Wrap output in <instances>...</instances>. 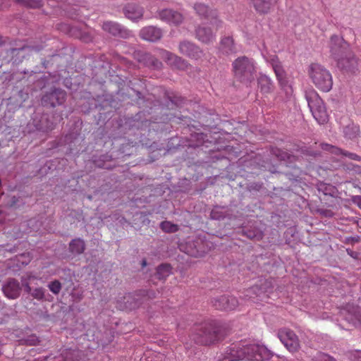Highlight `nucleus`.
<instances>
[{"instance_id":"nucleus-1","label":"nucleus","mask_w":361,"mask_h":361,"mask_svg":"<svg viewBox=\"0 0 361 361\" xmlns=\"http://www.w3.org/2000/svg\"><path fill=\"white\" fill-rule=\"evenodd\" d=\"M328 47L331 56L342 69L351 70L357 63L356 59L350 51V45L342 37L334 35L331 37Z\"/></svg>"},{"instance_id":"nucleus-2","label":"nucleus","mask_w":361,"mask_h":361,"mask_svg":"<svg viewBox=\"0 0 361 361\" xmlns=\"http://www.w3.org/2000/svg\"><path fill=\"white\" fill-rule=\"evenodd\" d=\"M308 75L312 83L321 91L329 92L333 86L330 71L319 63H312L308 68Z\"/></svg>"},{"instance_id":"nucleus-3","label":"nucleus","mask_w":361,"mask_h":361,"mask_svg":"<svg viewBox=\"0 0 361 361\" xmlns=\"http://www.w3.org/2000/svg\"><path fill=\"white\" fill-rule=\"evenodd\" d=\"M305 97L314 119L319 124L326 123L329 120V115L324 104L317 92L310 90L306 92Z\"/></svg>"},{"instance_id":"nucleus-4","label":"nucleus","mask_w":361,"mask_h":361,"mask_svg":"<svg viewBox=\"0 0 361 361\" xmlns=\"http://www.w3.org/2000/svg\"><path fill=\"white\" fill-rule=\"evenodd\" d=\"M233 69L235 76L242 82H250L254 78V63L247 57L237 59L233 63Z\"/></svg>"},{"instance_id":"nucleus-5","label":"nucleus","mask_w":361,"mask_h":361,"mask_svg":"<svg viewBox=\"0 0 361 361\" xmlns=\"http://www.w3.org/2000/svg\"><path fill=\"white\" fill-rule=\"evenodd\" d=\"M262 55L266 62L271 66L281 87L287 92H290L291 87L289 85L286 72L279 62L278 57L275 54H269L264 51L262 52Z\"/></svg>"},{"instance_id":"nucleus-6","label":"nucleus","mask_w":361,"mask_h":361,"mask_svg":"<svg viewBox=\"0 0 361 361\" xmlns=\"http://www.w3.org/2000/svg\"><path fill=\"white\" fill-rule=\"evenodd\" d=\"M245 360L249 361H262L271 357V352L265 346L258 344L245 345Z\"/></svg>"},{"instance_id":"nucleus-7","label":"nucleus","mask_w":361,"mask_h":361,"mask_svg":"<svg viewBox=\"0 0 361 361\" xmlns=\"http://www.w3.org/2000/svg\"><path fill=\"white\" fill-rule=\"evenodd\" d=\"M245 348L243 343L231 345L222 355L220 361H237L245 360Z\"/></svg>"},{"instance_id":"nucleus-8","label":"nucleus","mask_w":361,"mask_h":361,"mask_svg":"<svg viewBox=\"0 0 361 361\" xmlns=\"http://www.w3.org/2000/svg\"><path fill=\"white\" fill-rule=\"evenodd\" d=\"M278 336L290 352H295L299 348L298 338L293 331L288 329H281L278 333Z\"/></svg>"},{"instance_id":"nucleus-9","label":"nucleus","mask_w":361,"mask_h":361,"mask_svg":"<svg viewBox=\"0 0 361 361\" xmlns=\"http://www.w3.org/2000/svg\"><path fill=\"white\" fill-rule=\"evenodd\" d=\"M196 13L202 18L211 21V25L216 30L221 26V22L217 19V13L204 4H196L194 6Z\"/></svg>"},{"instance_id":"nucleus-10","label":"nucleus","mask_w":361,"mask_h":361,"mask_svg":"<svg viewBox=\"0 0 361 361\" xmlns=\"http://www.w3.org/2000/svg\"><path fill=\"white\" fill-rule=\"evenodd\" d=\"M178 49L180 54L195 60L203 56L202 50L194 43L189 41H183L179 43Z\"/></svg>"},{"instance_id":"nucleus-11","label":"nucleus","mask_w":361,"mask_h":361,"mask_svg":"<svg viewBox=\"0 0 361 361\" xmlns=\"http://www.w3.org/2000/svg\"><path fill=\"white\" fill-rule=\"evenodd\" d=\"M157 54L171 66L182 70L188 67V63L184 59L166 50L160 49Z\"/></svg>"},{"instance_id":"nucleus-12","label":"nucleus","mask_w":361,"mask_h":361,"mask_svg":"<svg viewBox=\"0 0 361 361\" xmlns=\"http://www.w3.org/2000/svg\"><path fill=\"white\" fill-rule=\"evenodd\" d=\"M66 98V92L62 90H54L49 94H45L42 99V103L45 105L55 106L61 104Z\"/></svg>"},{"instance_id":"nucleus-13","label":"nucleus","mask_w":361,"mask_h":361,"mask_svg":"<svg viewBox=\"0 0 361 361\" xmlns=\"http://www.w3.org/2000/svg\"><path fill=\"white\" fill-rule=\"evenodd\" d=\"M32 279H35L34 276H32L31 274H27L26 276H23L21 278V282L22 285L25 288V291L31 293L32 296L38 300H42L44 298V289L42 288H35L32 291L31 289V287L30 286V281Z\"/></svg>"},{"instance_id":"nucleus-14","label":"nucleus","mask_w":361,"mask_h":361,"mask_svg":"<svg viewBox=\"0 0 361 361\" xmlns=\"http://www.w3.org/2000/svg\"><path fill=\"white\" fill-rule=\"evenodd\" d=\"M159 18L170 25H178L182 23L183 17L178 11L171 9H164L159 13Z\"/></svg>"},{"instance_id":"nucleus-15","label":"nucleus","mask_w":361,"mask_h":361,"mask_svg":"<svg viewBox=\"0 0 361 361\" xmlns=\"http://www.w3.org/2000/svg\"><path fill=\"white\" fill-rule=\"evenodd\" d=\"M196 38L201 42L209 44L215 40L216 35L211 27L207 25L199 26L195 30Z\"/></svg>"},{"instance_id":"nucleus-16","label":"nucleus","mask_w":361,"mask_h":361,"mask_svg":"<svg viewBox=\"0 0 361 361\" xmlns=\"http://www.w3.org/2000/svg\"><path fill=\"white\" fill-rule=\"evenodd\" d=\"M2 290L8 298L16 299L20 295V284L17 280L11 279L3 286Z\"/></svg>"},{"instance_id":"nucleus-17","label":"nucleus","mask_w":361,"mask_h":361,"mask_svg":"<svg viewBox=\"0 0 361 361\" xmlns=\"http://www.w3.org/2000/svg\"><path fill=\"white\" fill-rule=\"evenodd\" d=\"M198 332L197 333V338H195L196 341L197 343L207 345L212 343L216 336L214 335V331L210 329L207 325H204V326H200L197 329Z\"/></svg>"},{"instance_id":"nucleus-18","label":"nucleus","mask_w":361,"mask_h":361,"mask_svg":"<svg viewBox=\"0 0 361 361\" xmlns=\"http://www.w3.org/2000/svg\"><path fill=\"white\" fill-rule=\"evenodd\" d=\"M140 37L147 41L155 42L159 40L162 36L161 30L154 26H149L142 28L140 33Z\"/></svg>"},{"instance_id":"nucleus-19","label":"nucleus","mask_w":361,"mask_h":361,"mask_svg":"<svg viewBox=\"0 0 361 361\" xmlns=\"http://www.w3.org/2000/svg\"><path fill=\"white\" fill-rule=\"evenodd\" d=\"M255 10L260 13L269 12L277 0H251Z\"/></svg>"},{"instance_id":"nucleus-20","label":"nucleus","mask_w":361,"mask_h":361,"mask_svg":"<svg viewBox=\"0 0 361 361\" xmlns=\"http://www.w3.org/2000/svg\"><path fill=\"white\" fill-rule=\"evenodd\" d=\"M126 16L133 20L140 19L143 15V9L133 4H128L125 8Z\"/></svg>"},{"instance_id":"nucleus-21","label":"nucleus","mask_w":361,"mask_h":361,"mask_svg":"<svg viewBox=\"0 0 361 361\" xmlns=\"http://www.w3.org/2000/svg\"><path fill=\"white\" fill-rule=\"evenodd\" d=\"M85 248V244L81 238L73 240L69 244V250L73 255L82 254Z\"/></svg>"},{"instance_id":"nucleus-22","label":"nucleus","mask_w":361,"mask_h":361,"mask_svg":"<svg viewBox=\"0 0 361 361\" xmlns=\"http://www.w3.org/2000/svg\"><path fill=\"white\" fill-rule=\"evenodd\" d=\"M258 87L262 93H269L271 91L273 85L269 77L262 75L258 78Z\"/></svg>"},{"instance_id":"nucleus-23","label":"nucleus","mask_w":361,"mask_h":361,"mask_svg":"<svg viewBox=\"0 0 361 361\" xmlns=\"http://www.w3.org/2000/svg\"><path fill=\"white\" fill-rule=\"evenodd\" d=\"M343 133L345 137L348 139L357 138L360 134V128L354 123H349L343 129Z\"/></svg>"},{"instance_id":"nucleus-24","label":"nucleus","mask_w":361,"mask_h":361,"mask_svg":"<svg viewBox=\"0 0 361 361\" xmlns=\"http://www.w3.org/2000/svg\"><path fill=\"white\" fill-rule=\"evenodd\" d=\"M322 147L323 149L326 151H330L331 153L335 154H343L345 157H348L351 159L356 160L358 158V156L353 153L344 152L341 149L335 147L334 146H330L328 144H322Z\"/></svg>"},{"instance_id":"nucleus-25","label":"nucleus","mask_w":361,"mask_h":361,"mask_svg":"<svg viewBox=\"0 0 361 361\" xmlns=\"http://www.w3.org/2000/svg\"><path fill=\"white\" fill-rule=\"evenodd\" d=\"M102 28L104 31L108 32L113 35H117L121 32V27L120 25L114 22L104 23Z\"/></svg>"},{"instance_id":"nucleus-26","label":"nucleus","mask_w":361,"mask_h":361,"mask_svg":"<svg viewBox=\"0 0 361 361\" xmlns=\"http://www.w3.org/2000/svg\"><path fill=\"white\" fill-rule=\"evenodd\" d=\"M221 48L226 54L234 51L233 40L231 37H225L221 42Z\"/></svg>"},{"instance_id":"nucleus-27","label":"nucleus","mask_w":361,"mask_h":361,"mask_svg":"<svg viewBox=\"0 0 361 361\" xmlns=\"http://www.w3.org/2000/svg\"><path fill=\"white\" fill-rule=\"evenodd\" d=\"M143 61L147 66L154 68H159L161 66V63L149 54H145L143 56Z\"/></svg>"},{"instance_id":"nucleus-28","label":"nucleus","mask_w":361,"mask_h":361,"mask_svg":"<svg viewBox=\"0 0 361 361\" xmlns=\"http://www.w3.org/2000/svg\"><path fill=\"white\" fill-rule=\"evenodd\" d=\"M227 209L224 207H215L211 212V217L213 219L219 220L226 216Z\"/></svg>"},{"instance_id":"nucleus-29","label":"nucleus","mask_w":361,"mask_h":361,"mask_svg":"<svg viewBox=\"0 0 361 361\" xmlns=\"http://www.w3.org/2000/svg\"><path fill=\"white\" fill-rule=\"evenodd\" d=\"M171 267L169 264H161L158 267L157 274L159 279L168 276L171 274Z\"/></svg>"},{"instance_id":"nucleus-30","label":"nucleus","mask_w":361,"mask_h":361,"mask_svg":"<svg viewBox=\"0 0 361 361\" xmlns=\"http://www.w3.org/2000/svg\"><path fill=\"white\" fill-rule=\"evenodd\" d=\"M228 296H221L216 299L214 302V305L216 309L228 310Z\"/></svg>"},{"instance_id":"nucleus-31","label":"nucleus","mask_w":361,"mask_h":361,"mask_svg":"<svg viewBox=\"0 0 361 361\" xmlns=\"http://www.w3.org/2000/svg\"><path fill=\"white\" fill-rule=\"evenodd\" d=\"M180 250L187 253L188 255L199 257L203 256L205 251L204 250H199L195 247H186L185 249L183 247V245L180 246Z\"/></svg>"},{"instance_id":"nucleus-32","label":"nucleus","mask_w":361,"mask_h":361,"mask_svg":"<svg viewBox=\"0 0 361 361\" xmlns=\"http://www.w3.org/2000/svg\"><path fill=\"white\" fill-rule=\"evenodd\" d=\"M161 228L166 233H174L178 231V227L176 224L170 221H164L160 224Z\"/></svg>"},{"instance_id":"nucleus-33","label":"nucleus","mask_w":361,"mask_h":361,"mask_svg":"<svg viewBox=\"0 0 361 361\" xmlns=\"http://www.w3.org/2000/svg\"><path fill=\"white\" fill-rule=\"evenodd\" d=\"M124 304L123 305H121L119 306V307L121 309H123V310H131V309H133L136 307V304L135 305H133L132 303V300H133V297L130 294H128L127 295H126L124 297Z\"/></svg>"},{"instance_id":"nucleus-34","label":"nucleus","mask_w":361,"mask_h":361,"mask_svg":"<svg viewBox=\"0 0 361 361\" xmlns=\"http://www.w3.org/2000/svg\"><path fill=\"white\" fill-rule=\"evenodd\" d=\"M48 287H49V290L54 294H58L61 289V285L60 282L58 281H54L51 282L48 285Z\"/></svg>"},{"instance_id":"nucleus-35","label":"nucleus","mask_w":361,"mask_h":361,"mask_svg":"<svg viewBox=\"0 0 361 361\" xmlns=\"http://www.w3.org/2000/svg\"><path fill=\"white\" fill-rule=\"evenodd\" d=\"M17 260L22 265H27L31 261V257L29 253H23L18 257Z\"/></svg>"},{"instance_id":"nucleus-36","label":"nucleus","mask_w":361,"mask_h":361,"mask_svg":"<svg viewBox=\"0 0 361 361\" xmlns=\"http://www.w3.org/2000/svg\"><path fill=\"white\" fill-rule=\"evenodd\" d=\"M315 361H336L334 358L327 354L318 353L314 357Z\"/></svg>"},{"instance_id":"nucleus-37","label":"nucleus","mask_w":361,"mask_h":361,"mask_svg":"<svg viewBox=\"0 0 361 361\" xmlns=\"http://www.w3.org/2000/svg\"><path fill=\"white\" fill-rule=\"evenodd\" d=\"M228 310H233L238 306V300L235 297L228 296Z\"/></svg>"},{"instance_id":"nucleus-38","label":"nucleus","mask_w":361,"mask_h":361,"mask_svg":"<svg viewBox=\"0 0 361 361\" xmlns=\"http://www.w3.org/2000/svg\"><path fill=\"white\" fill-rule=\"evenodd\" d=\"M353 201L361 209V196L357 195L353 197Z\"/></svg>"},{"instance_id":"nucleus-39","label":"nucleus","mask_w":361,"mask_h":361,"mask_svg":"<svg viewBox=\"0 0 361 361\" xmlns=\"http://www.w3.org/2000/svg\"><path fill=\"white\" fill-rule=\"evenodd\" d=\"M249 238H260L262 237V234L260 233H258L257 234H254V235H251V234H248L247 235Z\"/></svg>"},{"instance_id":"nucleus-40","label":"nucleus","mask_w":361,"mask_h":361,"mask_svg":"<svg viewBox=\"0 0 361 361\" xmlns=\"http://www.w3.org/2000/svg\"><path fill=\"white\" fill-rule=\"evenodd\" d=\"M325 215L328 216H332V212H327L326 213H325Z\"/></svg>"},{"instance_id":"nucleus-41","label":"nucleus","mask_w":361,"mask_h":361,"mask_svg":"<svg viewBox=\"0 0 361 361\" xmlns=\"http://www.w3.org/2000/svg\"><path fill=\"white\" fill-rule=\"evenodd\" d=\"M142 266L143 267L146 266V261L145 260L142 261Z\"/></svg>"},{"instance_id":"nucleus-42","label":"nucleus","mask_w":361,"mask_h":361,"mask_svg":"<svg viewBox=\"0 0 361 361\" xmlns=\"http://www.w3.org/2000/svg\"><path fill=\"white\" fill-rule=\"evenodd\" d=\"M37 129H39V130H44V128L42 126H39V127H37Z\"/></svg>"},{"instance_id":"nucleus-43","label":"nucleus","mask_w":361,"mask_h":361,"mask_svg":"<svg viewBox=\"0 0 361 361\" xmlns=\"http://www.w3.org/2000/svg\"><path fill=\"white\" fill-rule=\"evenodd\" d=\"M49 129H51V128H50V127H47L44 130H49Z\"/></svg>"}]
</instances>
